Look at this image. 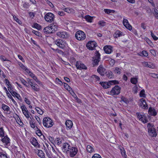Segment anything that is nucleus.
Masks as SVG:
<instances>
[{
    "label": "nucleus",
    "instance_id": "nucleus-1",
    "mask_svg": "<svg viewBox=\"0 0 158 158\" xmlns=\"http://www.w3.org/2000/svg\"><path fill=\"white\" fill-rule=\"evenodd\" d=\"M44 126L47 127H52L53 124V123L52 120L48 117L44 118L43 120Z\"/></svg>",
    "mask_w": 158,
    "mask_h": 158
},
{
    "label": "nucleus",
    "instance_id": "nucleus-2",
    "mask_svg": "<svg viewBox=\"0 0 158 158\" xmlns=\"http://www.w3.org/2000/svg\"><path fill=\"white\" fill-rule=\"evenodd\" d=\"M76 38L79 40H84L86 37L85 33L82 31L80 30L77 31L75 34Z\"/></svg>",
    "mask_w": 158,
    "mask_h": 158
},
{
    "label": "nucleus",
    "instance_id": "nucleus-3",
    "mask_svg": "<svg viewBox=\"0 0 158 158\" xmlns=\"http://www.w3.org/2000/svg\"><path fill=\"white\" fill-rule=\"evenodd\" d=\"M55 42L58 46L62 49L64 48L67 45L65 41L60 39L57 40Z\"/></svg>",
    "mask_w": 158,
    "mask_h": 158
},
{
    "label": "nucleus",
    "instance_id": "nucleus-4",
    "mask_svg": "<svg viewBox=\"0 0 158 158\" xmlns=\"http://www.w3.org/2000/svg\"><path fill=\"white\" fill-rule=\"evenodd\" d=\"M54 15L51 13H47L44 16L45 20L47 22L51 23L54 20Z\"/></svg>",
    "mask_w": 158,
    "mask_h": 158
},
{
    "label": "nucleus",
    "instance_id": "nucleus-5",
    "mask_svg": "<svg viewBox=\"0 0 158 158\" xmlns=\"http://www.w3.org/2000/svg\"><path fill=\"white\" fill-rule=\"evenodd\" d=\"M121 88L118 85H115L112 88L110 92V94L113 95H118L120 92Z\"/></svg>",
    "mask_w": 158,
    "mask_h": 158
},
{
    "label": "nucleus",
    "instance_id": "nucleus-6",
    "mask_svg": "<svg viewBox=\"0 0 158 158\" xmlns=\"http://www.w3.org/2000/svg\"><path fill=\"white\" fill-rule=\"evenodd\" d=\"M78 150L77 148L72 147L69 151V155L70 157H73L75 156L77 154Z\"/></svg>",
    "mask_w": 158,
    "mask_h": 158
},
{
    "label": "nucleus",
    "instance_id": "nucleus-7",
    "mask_svg": "<svg viewBox=\"0 0 158 158\" xmlns=\"http://www.w3.org/2000/svg\"><path fill=\"white\" fill-rule=\"evenodd\" d=\"M97 46V44L94 41H89L86 44L87 48L90 50H94Z\"/></svg>",
    "mask_w": 158,
    "mask_h": 158
},
{
    "label": "nucleus",
    "instance_id": "nucleus-8",
    "mask_svg": "<svg viewBox=\"0 0 158 158\" xmlns=\"http://www.w3.org/2000/svg\"><path fill=\"white\" fill-rule=\"evenodd\" d=\"M4 138L2 139L1 140L3 143H4L5 146L8 148L10 146V139L7 135L4 136Z\"/></svg>",
    "mask_w": 158,
    "mask_h": 158
},
{
    "label": "nucleus",
    "instance_id": "nucleus-9",
    "mask_svg": "<svg viewBox=\"0 0 158 158\" xmlns=\"http://www.w3.org/2000/svg\"><path fill=\"white\" fill-rule=\"evenodd\" d=\"M100 54L98 52L96 51L95 52V59L94 60V65H97L100 60Z\"/></svg>",
    "mask_w": 158,
    "mask_h": 158
},
{
    "label": "nucleus",
    "instance_id": "nucleus-10",
    "mask_svg": "<svg viewBox=\"0 0 158 158\" xmlns=\"http://www.w3.org/2000/svg\"><path fill=\"white\" fill-rule=\"evenodd\" d=\"M138 118L144 123H146L148 122V119L145 115L137 113Z\"/></svg>",
    "mask_w": 158,
    "mask_h": 158
},
{
    "label": "nucleus",
    "instance_id": "nucleus-11",
    "mask_svg": "<svg viewBox=\"0 0 158 158\" xmlns=\"http://www.w3.org/2000/svg\"><path fill=\"white\" fill-rule=\"evenodd\" d=\"M71 147L69 143H65L63 144L62 149L63 152L68 153Z\"/></svg>",
    "mask_w": 158,
    "mask_h": 158
},
{
    "label": "nucleus",
    "instance_id": "nucleus-12",
    "mask_svg": "<svg viewBox=\"0 0 158 158\" xmlns=\"http://www.w3.org/2000/svg\"><path fill=\"white\" fill-rule=\"evenodd\" d=\"M21 108L22 110L23 113L27 119H28L29 118L31 119L29 116L28 110L24 105L21 106Z\"/></svg>",
    "mask_w": 158,
    "mask_h": 158
},
{
    "label": "nucleus",
    "instance_id": "nucleus-13",
    "mask_svg": "<svg viewBox=\"0 0 158 158\" xmlns=\"http://www.w3.org/2000/svg\"><path fill=\"white\" fill-rule=\"evenodd\" d=\"M56 35L60 38H67L69 37V35L66 32H58L56 33Z\"/></svg>",
    "mask_w": 158,
    "mask_h": 158
},
{
    "label": "nucleus",
    "instance_id": "nucleus-14",
    "mask_svg": "<svg viewBox=\"0 0 158 158\" xmlns=\"http://www.w3.org/2000/svg\"><path fill=\"white\" fill-rule=\"evenodd\" d=\"M76 66L77 69H86L87 68L85 65L82 63L81 61H77Z\"/></svg>",
    "mask_w": 158,
    "mask_h": 158
},
{
    "label": "nucleus",
    "instance_id": "nucleus-15",
    "mask_svg": "<svg viewBox=\"0 0 158 158\" xmlns=\"http://www.w3.org/2000/svg\"><path fill=\"white\" fill-rule=\"evenodd\" d=\"M97 72L101 76H103L104 75L106 69L103 67L102 65H100L97 69Z\"/></svg>",
    "mask_w": 158,
    "mask_h": 158
},
{
    "label": "nucleus",
    "instance_id": "nucleus-16",
    "mask_svg": "<svg viewBox=\"0 0 158 158\" xmlns=\"http://www.w3.org/2000/svg\"><path fill=\"white\" fill-rule=\"evenodd\" d=\"M112 47L110 45H106L104 47V50L106 54L111 53L113 51Z\"/></svg>",
    "mask_w": 158,
    "mask_h": 158
},
{
    "label": "nucleus",
    "instance_id": "nucleus-17",
    "mask_svg": "<svg viewBox=\"0 0 158 158\" xmlns=\"http://www.w3.org/2000/svg\"><path fill=\"white\" fill-rule=\"evenodd\" d=\"M140 102L139 103V106L144 109L148 108V106L146 104L145 100L143 98L140 99Z\"/></svg>",
    "mask_w": 158,
    "mask_h": 158
},
{
    "label": "nucleus",
    "instance_id": "nucleus-18",
    "mask_svg": "<svg viewBox=\"0 0 158 158\" xmlns=\"http://www.w3.org/2000/svg\"><path fill=\"white\" fill-rule=\"evenodd\" d=\"M123 23L125 27L130 30L132 29L131 26L129 24L128 20L125 19H124L123 21Z\"/></svg>",
    "mask_w": 158,
    "mask_h": 158
},
{
    "label": "nucleus",
    "instance_id": "nucleus-19",
    "mask_svg": "<svg viewBox=\"0 0 158 158\" xmlns=\"http://www.w3.org/2000/svg\"><path fill=\"white\" fill-rule=\"evenodd\" d=\"M148 130L149 135L152 137H156L157 135V134L154 128L149 129Z\"/></svg>",
    "mask_w": 158,
    "mask_h": 158
},
{
    "label": "nucleus",
    "instance_id": "nucleus-20",
    "mask_svg": "<svg viewBox=\"0 0 158 158\" xmlns=\"http://www.w3.org/2000/svg\"><path fill=\"white\" fill-rule=\"evenodd\" d=\"M100 84L105 89H107L109 88L111 85V84L110 82V81L108 82H100Z\"/></svg>",
    "mask_w": 158,
    "mask_h": 158
},
{
    "label": "nucleus",
    "instance_id": "nucleus-21",
    "mask_svg": "<svg viewBox=\"0 0 158 158\" xmlns=\"http://www.w3.org/2000/svg\"><path fill=\"white\" fill-rule=\"evenodd\" d=\"M143 65L145 67H149L150 68L153 69L155 67V66L152 63H148L147 62H143L142 63Z\"/></svg>",
    "mask_w": 158,
    "mask_h": 158
},
{
    "label": "nucleus",
    "instance_id": "nucleus-22",
    "mask_svg": "<svg viewBox=\"0 0 158 158\" xmlns=\"http://www.w3.org/2000/svg\"><path fill=\"white\" fill-rule=\"evenodd\" d=\"M31 143L35 147L39 148L40 147V145L38 143L37 140L35 138H32L31 141Z\"/></svg>",
    "mask_w": 158,
    "mask_h": 158
},
{
    "label": "nucleus",
    "instance_id": "nucleus-23",
    "mask_svg": "<svg viewBox=\"0 0 158 158\" xmlns=\"http://www.w3.org/2000/svg\"><path fill=\"white\" fill-rule=\"evenodd\" d=\"M149 114L151 115L155 116L156 115L157 112L156 110L153 108L150 107L148 110Z\"/></svg>",
    "mask_w": 158,
    "mask_h": 158
},
{
    "label": "nucleus",
    "instance_id": "nucleus-24",
    "mask_svg": "<svg viewBox=\"0 0 158 158\" xmlns=\"http://www.w3.org/2000/svg\"><path fill=\"white\" fill-rule=\"evenodd\" d=\"M43 31L45 34L52 33V30L51 29V27L49 26L45 27L43 29Z\"/></svg>",
    "mask_w": 158,
    "mask_h": 158
},
{
    "label": "nucleus",
    "instance_id": "nucleus-25",
    "mask_svg": "<svg viewBox=\"0 0 158 158\" xmlns=\"http://www.w3.org/2000/svg\"><path fill=\"white\" fill-rule=\"evenodd\" d=\"M66 127L70 129L73 127V123L72 122L69 120H67L65 122Z\"/></svg>",
    "mask_w": 158,
    "mask_h": 158
},
{
    "label": "nucleus",
    "instance_id": "nucleus-26",
    "mask_svg": "<svg viewBox=\"0 0 158 158\" xmlns=\"http://www.w3.org/2000/svg\"><path fill=\"white\" fill-rule=\"evenodd\" d=\"M31 87L32 89L35 91H39L40 90L39 86L35 83H34L32 85H31Z\"/></svg>",
    "mask_w": 158,
    "mask_h": 158
},
{
    "label": "nucleus",
    "instance_id": "nucleus-27",
    "mask_svg": "<svg viewBox=\"0 0 158 158\" xmlns=\"http://www.w3.org/2000/svg\"><path fill=\"white\" fill-rule=\"evenodd\" d=\"M29 76H31L34 80L38 84H40V82L38 80L37 77L35 76L34 74L31 72L29 74Z\"/></svg>",
    "mask_w": 158,
    "mask_h": 158
},
{
    "label": "nucleus",
    "instance_id": "nucleus-28",
    "mask_svg": "<svg viewBox=\"0 0 158 158\" xmlns=\"http://www.w3.org/2000/svg\"><path fill=\"white\" fill-rule=\"evenodd\" d=\"M37 155L40 157L44 158L45 157L44 154L41 150H38Z\"/></svg>",
    "mask_w": 158,
    "mask_h": 158
},
{
    "label": "nucleus",
    "instance_id": "nucleus-29",
    "mask_svg": "<svg viewBox=\"0 0 158 158\" xmlns=\"http://www.w3.org/2000/svg\"><path fill=\"white\" fill-rule=\"evenodd\" d=\"M12 93V94H11L13 96H15L19 100H21V98L20 95L18 93H17L16 92H15V91H14Z\"/></svg>",
    "mask_w": 158,
    "mask_h": 158
},
{
    "label": "nucleus",
    "instance_id": "nucleus-30",
    "mask_svg": "<svg viewBox=\"0 0 158 158\" xmlns=\"http://www.w3.org/2000/svg\"><path fill=\"white\" fill-rule=\"evenodd\" d=\"M106 76L110 79L113 77L114 75L111 71H107L106 72Z\"/></svg>",
    "mask_w": 158,
    "mask_h": 158
},
{
    "label": "nucleus",
    "instance_id": "nucleus-31",
    "mask_svg": "<svg viewBox=\"0 0 158 158\" xmlns=\"http://www.w3.org/2000/svg\"><path fill=\"white\" fill-rule=\"evenodd\" d=\"M87 151L89 153H91L94 152V150L93 148L90 145H88L87 147Z\"/></svg>",
    "mask_w": 158,
    "mask_h": 158
},
{
    "label": "nucleus",
    "instance_id": "nucleus-32",
    "mask_svg": "<svg viewBox=\"0 0 158 158\" xmlns=\"http://www.w3.org/2000/svg\"><path fill=\"white\" fill-rule=\"evenodd\" d=\"M121 69L118 67H116L114 70V73L117 74H120L121 73Z\"/></svg>",
    "mask_w": 158,
    "mask_h": 158
},
{
    "label": "nucleus",
    "instance_id": "nucleus-33",
    "mask_svg": "<svg viewBox=\"0 0 158 158\" xmlns=\"http://www.w3.org/2000/svg\"><path fill=\"white\" fill-rule=\"evenodd\" d=\"M115 37L116 38H118L119 37H120L121 36L123 35V34L122 32H121L119 31H116L115 32Z\"/></svg>",
    "mask_w": 158,
    "mask_h": 158
},
{
    "label": "nucleus",
    "instance_id": "nucleus-34",
    "mask_svg": "<svg viewBox=\"0 0 158 158\" xmlns=\"http://www.w3.org/2000/svg\"><path fill=\"white\" fill-rule=\"evenodd\" d=\"M50 27H51V29L52 30V33L56 31L57 29V27L56 25H51Z\"/></svg>",
    "mask_w": 158,
    "mask_h": 158
},
{
    "label": "nucleus",
    "instance_id": "nucleus-35",
    "mask_svg": "<svg viewBox=\"0 0 158 158\" xmlns=\"http://www.w3.org/2000/svg\"><path fill=\"white\" fill-rule=\"evenodd\" d=\"M85 19H86V20L89 22H91L93 19L92 17L89 15L85 16Z\"/></svg>",
    "mask_w": 158,
    "mask_h": 158
},
{
    "label": "nucleus",
    "instance_id": "nucleus-36",
    "mask_svg": "<svg viewBox=\"0 0 158 158\" xmlns=\"http://www.w3.org/2000/svg\"><path fill=\"white\" fill-rule=\"evenodd\" d=\"M2 108L4 110L6 111L7 112L10 110L9 107L5 104H3L2 105Z\"/></svg>",
    "mask_w": 158,
    "mask_h": 158
},
{
    "label": "nucleus",
    "instance_id": "nucleus-37",
    "mask_svg": "<svg viewBox=\"0 0 158 158\" xmlns=\"http://www.w3.org/2000/svg\"><path fill=\"white\" fill-rule=\"evenodd\" d=\"M104 11L107 14H109L111 13H114L115 12V11L114 10H110V9H104Z\"/></svg>",
    "mask_w": 158,
    "mask_h": 158
},
{
    "label": "nucleus",
    "instance_id": "nucleus-38",
    "mask_svg": "<svg viewBox=\"0 0 158 158\" xmlns=\"http://www.w3.org/2000/svg\"><path fill=\"white\" fill-rule=\"evenodd\" d=\"M35 128L37 129L36 131V132L37 135L39 136H41L42 133L41 131L38 129L37 126H35Z\"/></svg>",
    "mask_w": 158,
    "mask_h": 158
},
{
    "label": "nucleus",
    "instance_id": "nucleus-39",
    "mask_svg": "<svg viewBox=\"0 0 158 158\" xmlns=\"http://www.w3.org/2000/svg\"><path fill=\"white\" fill-rule=\"evenodd\" d=\"M5 131L3 127H0V137H2L4 136Z\"/></svg>",
    "mask_w": 158,
    "mask_h": 158
},
{
    "label": "nucleus",
    "instance_id": "nucleus-40",
    "mask_svg": "<svg viewBox=\"0 0 158 158\" xmlns=\"http://www.w3.org/2000/svg\"><path fill=\"white\" fill-rule=\"evenodd\" d=\"M32 27H33L36 28L39 30H40L41 28V27L39 24L37 23H35Z\"/></svg>",
    "mask_w": 158,
    "mask_h": 158
},
{
    "label": "nucleus",
    "instance_id": "nucleus-41",
    "mask_svg": "<svg viewBox=\"0 0 158 158\" xmlns=\"http://www.w3.org/2000/svg\"><path fill=\"white\" fill-rule=\"evenodd\" d=\"M131 82L134 84H135L137 82V79L136 78H132L131 79Z\"/></svg>",
    "mask_w": 158,
    "mask_h": 158
},
{
    "label": "nucleus",
    "instance_id": "nucleus-42",
    "mask_svg": "<svg viewBox=\"0 0 158 158\" xmlns=\"http://www.w3.org/2000/svg\"><path fill=\"white\" fill-rule=\"evenodd\" d=\"M64 88L66 89L69 91H70V90L71 89V88L67 84L65 83H64Z\"/></svg>",
    "mask_w": 158,
    "mask_h": 158
},
{
    "label": "nucleus",
    "instance_id": "nucleus-43",
    "mask_svg": "<svg viewBox=\"0 0 158 158\" xmlns=\"http://www.w3.org/2000/svg\"><path fill=\"white\" fill-rule=\"evenodd\" d=\"M120 150L122 155L124 157L126 156V152L123 148H120Z\"/></svg>",
    "mask_w": 158,
    "mask_h": 158
},
{
    "label": "nucleus",
    "instance_id": "nucleus-44",
    "mask_svg": "<svg viewBox=\"0 0 158 158\" xmlns=\"http://www.w3.org/2000/svg\"><path fill=\"white\" fill-rule=\"evenodd\" d=\"M13 17L14 20L18 23L20 24L22 23L21 21L19 19H18L14 15L13 16Z\"/></svg>",
    "mask_w": 158,
    "mask_h": 158
},
{
    "label": "nucleus",
    "instance_id": "nucleus-45",
    "mask_svg": "<svg viewBox=\"0 0 158 158\" xmlns=\"http://www.w3.org/2000/svg\"><path fill=\"white\" fill-rule=\"evenodd\" d=\"M106 23L103 21H100L98 23V24L101 27H103L106 25Z\"/></svg>",
    "mask_w": 158,
    "mask_h": 158
},
{
    "label": "nucleus",
    "instance_id": "nucleus-46",
    "mask_svg": "<svg viewBox=\"0 0 158 158\" xmlns=\"http://www.w3.org/2000/svg\"><path fill=\"white\" fill-rule=\"evenodd\" d=\"M35 109L37 111L38 113L39 114L42 115L43 113V112L42 110L40 109V108L38 107H36L35 108Z\"/></svg>",
    "mask_w": 158,
    "mask_h": 158
},
{
    "label": "nucleus",
    "instance_id": "nucleus-47",
    "mask_svg": "<svg viewBox=\"0 0 158 158\" xmlns=\"http://www.w3.org/2000/svg\"><path fill=\"white\" fill-rule=\"evenodd\" d=\"M23 8L24 9H27L29 7V5L28 3L25 2H24L22 5Z\"/></svg>",
    "mask_w": 158,
    "mask_h": 158
},
{
    "label": "nucleus",
    "instance_id": "nucleus-48",
    "mask_svg": "<svg viewBox=\"0 0 158 158\" xmlns=\"http://www.w3.org/2000/svg\"><path fill=\"white\" fill-rule=\"evenodd\" d=\"M9 98H10V99L12 102H13V103L15 105H16L17 104V102L14 100V99L13 98H12V97L11 96V95H10V94H8V96H7Z\"/></svg>",
    "mask_w": 158,
    "mask_h": 158
},
{
    "label": "nucleus",
    "instance_id": "nucleus-49",
    "mask_svg": "<svg viewBox=\"0 0 158 158\" xmlns=\"http://www.w3.org/2000/svg\"><path fill=\"white\" fill-rule=\"evenodd\" d=\"M29 123L31 128H35V123H34L33 121L32 120L30 121Z\"/></svg>",
    "mask_w": 158,
    "mask_h": 158
},
{
    "label": "nucleus",
    "instance_id": "nucleus-50",
    "mask_svg": "<svg viewBox=\"0 0 158 158\" xmlns=\"http://www.w3.org/2000/svg\"><path fill=\"white\" fill-rule=\"evenodd\" d=\"M151 34L152 37L155 40H158V38L156 37L152 32V31H151Z\"/></svg>",
    "mask_w": 158,
    "mask_h": 158
},
{
    "label": "nucleus",
    "instance_id": "nucleus-51",
    "mask_svg": "<svg viewBox=\"0 0 158 158\" xmlns=\"http://www.w3.org/2000/svg\"><path fill=\"white\" fill-rule=\"evenodd\" d=\"M64 11L69 13H71L72 12V9L70 8H66L64 9Z\"/></svg>",
    "mask_w": 158,
    "mask_h": 158
},
{
    "label": "nucleus",
    "instance_id": "nucleus-52",
    "mask_svg": "<svg viewBox=\"0 0 158 158\" xmlns=\"http://www.w3.org/2000/svg\"><path fill=\"white\" fill-rule=\"evenodd\" d=\"M33 33L35 34L36 35L39 36H40L41 35V33L39 31L35 30H33L32 31Z\"/></svg>",
    "mask_w": 158,
    "mask_h": 158
},
{
    "label": "nucleus",
    "instance_id": "nucleus-53",
    "mask_svg": "<svg viewBox=\"0 0 158 158\" xmlns=\"http://www.w3.org/2000/svg\"><path fill=\"white\" fill-rule=\"evenodd\" d=\"M21 82L26 86L28 87L27 83V81L21 78L20 79Z\"/></svg>",
    "mask_w": 158,
    "mask_h": 158
},
{
    "label": "nucleus",
    "instance_id": "nucleus-54",
    "mask_svg": "<svg viewBox=\"0 0 158 158\" xmlns=\"http://www.w3.org/2000/svg\"><path fill=\"white\" fill-rule=\"evenodd\" d=\"M0 158H8L7 154L0 152Z\"/></svg>",
    "mask_w": 158,
    "mask_h": 158
},
{
    "label": "nucleus",
    "instance_id": "nucleus-55",
    "mask_svg": "<svg viewBox=\"0 0 158 158\" xmlns=\"http://www.w3.org/2000/svg\"><path fill=\"white\" fill-rule=\"evenodd\" d=\"M154 11L155 13V16L156 19H158V10L155 8Z\"/></svg>",
    "mask_w": 158,
    "mask_h": 158
},
{
    "label": "nucleus",
    "instance_id": "nucleus-56",
    "mask_svg": "<svg viewBox=\"0 0 158 158\" xmlns=\"http://www.w3.org/2000/svg\"><path fill=\"white\" fill-rule=\"evenodd\" d=\"M145 91L144 90H142L140 93V97H145Z\"/></svg>",
    "mask_w": 158,
    "mask_h": 158
},
{
    "label": "nucleus",
    "instance_id": "nucleus-57",
    "mask_svg": "<svg viewBox=\"0 0 158 158\" xmlns=\"http://www.w3.org/2000/svg\"><path fill=\"white\" fill-rule=\"evenodd\" d=\"M92 158H102L100 156V155L98 154H94L93 156L92 157Z\"/></svg>",
    "mask_w": 158,
    "mask_h": 158
},
{
    "label": "nucleus",
    "instance_id": "nucleus-58",
    "mask_svg": "<svg viewBox=\"0 0 158 158\" xmlns=\"http://www.w3.org/2000/svg\"><path fill=\"white\" fill-rule=\"evenodd\" d=\"M57 144L58 145H59L62 143V140L59 138H57Z\"/></svg>",
    "mask_w": 158,
    "mask_h": 158
},
{
    "label": "nucleus",
    "instance_id": "nucleus-59",
    "mask_svg": "<svg viewBox=\"0 0 158 158\" xmlns=\"http://www.w3.org/2000/svg\"><path fill=\"white\" fill-rule=\"evenodd\" d=\"M110 83L111 84V85L112 84H117L118 83V81H116V80L110 81Z\"/></svg>",
    "mask_w": 158,
    "mask_h": 158
},
{
    "label": "nucleus",
    "instance_id": "nucleus-60",
    "mask_svg": "<svg viewBox=\"0 0 158 158\" xmlns=\"http://www.w3.org/2000/svg\"><path fill=\"white\" fill-rule=\"evenodd\" d=\"M142 54L143 55L145 56H147L148 55V52L144 50L142 51Z\"/></svg>",
    "mask_w": 158,
    "mask_h": 158
},
{
    "label": "nucleus",
    "instance_id": "nucleus-61",
    "mask_svg": "<svg viewBox=\"0 0 158 158\" xmlns=\"http://www.w3.org/2000/svg\"><path fill=\"white\" fill-rule=\"evenodd\" d=\"M24 101H25V102H26V103L27 104H28V105L30 104H31L30 101L27 98H25Z\"/></svg>",
    "mask_w": 158,
    "mask_h": 158
},
{
    "label": "nucleus",
    "instance_id": "nucleus-62",
    "mask_svg": "<svg viewBox=\"0 0 158 158\" xmlns=\"http://www.w3.org/2000/svg\"><path fill=\"white\" fill-rule=\"evenodd\" d=\"M121 101H123V102L127 103L128 102L127 99L123 97H122L121 98Z\"/></svg>",
    "mask_w": 158,
    "mask_h": 158
},
{
    "label": "nucleus",
    "instance_id": "nucleus-63",
    "mask_svg": "<svg viewBox=\"0 0 158 158\" xmlns=\"http://www.w3.org/2000/svg\"><path fill=\"white\" fill-rule=\"evenodd\" d=\"M27 81L31 86V85H32L34 83L32 82L31 80L29 78L27 79Z\"/></svg>",
    "mask_w": 158,
    "mask_h": 158
},
{
    "label": "nucleus",
    "instance_id": "nucleus-64",
    "mask_svg": "<svg viewBox=\"0 0 158 158\" xmlns=\"http://www.w3.org/2000/svg\"><path fill=\"white\" fill-rule=\"evenodd\" d=\"M115 63V61L114 60L111 59L110 61V64L111 66H113Z\"/></svg>",
    "mask_w": 158,
    "mask_h": 158
}]
</instances>
